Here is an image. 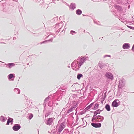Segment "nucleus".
Here are the masks:
<instances>
[{
  "label": "nucleus",
  "mask_w": 134,
  "mask_h": 134,
  "mask_svg": "<svg viewBox=\"0 0 134 134\" xmlns=\"http://www.w3.org/2000/svg\"><path fill=\"white\" fill-rule=\"evenodd\" d=\"M65 127V122L63 121L61 123L59 127L58 132L57 134H60L61 132Z\"/></svg>",
  "instance_id": "f03ea898"
},
{
  "label": "nucleus",
  "mask_w": 134,
  "mask_h": 134,
  "mask_svg": "<svg viewBox=\"0 0 134 134\" xmlns=\"http://www.w3.org/2000/svg\"><path fill=\"white\" fill-rule=\"evenodd\" d=\"M114 6L119 11L121 12L123 10L122 7L121 6L116 4H114Z\"/></svg>",
  "instance_id": "2eb2a0df"
},
{
  "label": "nucleus",
  "mask_w": 134,
  "mask_h": 134,
  "mask_svg": "<svg viewBox=\"0 0 134 134\" xmlns=\"http://www.w3.org/2000/svg\"><path fill=\"white\" fill-rule=\"evenodd\" d=\"M130 7V5H129V6H128V8L129 9Z\"/></svg>",
  "instance_id": "13d9d810"
},
{
  "label": "nucleus",
  "mask_w": 134,
  "mask_h": 134,
  "mask_svg": "<svg viewBox=\"0 0 134 134\" xmlns=\"http://www.w3.org/2000/svg\"><path fill=\"white\" fill-rule=\"evenodd\" d=\"M8 119L7 120V123L6 124V125H9V123H10L11 125H12L13 123V119L12 118H10L9 117H8Z\"/></svg>",
  "instance_id": "ddd939ff"
},
{
  "label": "nucleus",
  "mask_w": 134,
  "mask_h": 134,
  "mask_svg": "<svg viewBox=\"0 0 134 134\" xmlns=\"http://www.w3.org/2000/svg\"><path fill=\"white\" fill-rule=\"evenodd\" d=\"M94 103V102L91 103L85 108V109H86L87 111L88 110L92 107Z\"/></svg>",
  "instance_id": "412c9836"
},
{
  "label": "nucleus",
  "mask_w": 134,
  "mask_h": 134,
  "mask_svg": "<svg viewBox=\"0 0 134 134\" xmlns=\"http://www.w3.org/2000/svg\"><path fill=\"white\" fill-rule=\"evenodd\" d=\"M127 27L131 29L134 30V27L129 25H127Z\"/></svg>",
  "instance_id": "58836bf2"
},
{
  "label": "nucleus",
  "mask_w": 134,
  "mask_h": 134,
  "mask_svg": "<svg viewBox=\"0 0 134 134\" xmlns=\"http://www.w3.org/2000/svg\"><path fill=\"white\" fill-rule=\"evenodd\" d=\"M60 120H59V121H58V123H59V122H60Z\"/></svg>",
  "instance_id": "338daca9"
},
{
  "label": "nucleus",
  "mask_w": 134,
  "mask_h": 134,
  "mask_svg": "<svg viewBox=\"0 0 134 134\" xmlns=\"http://www.w3.org/2000/svg\"><path fill=\"white\" fill-rule=\"evenodd\" d=\"M51 113V111H49V112L47 113H46V114L45 115L46 118Z\"/></svg>",
  "instance_id": "f704fd0d"
},
{
  "label": "nucleus",
  "mask_w": 134,
  "mask_h": 134,
  "mask_svg": "<svg viewBox=\"0 0 134 134\" xmlns=\"http://www.w3.org/2000/svg\"><path fill=\"white\" fill-rule=\"evenodd\" d=\"M94 92L95 93H97V91L96 90H94Z\"/></svg>",
  "instance_id": "09e8293b"
},
{
  "label": "nucleus",
  "mask_w": 134,
  "mask_h": 134,
  "mask_svg": "<svg viewBox=\"0 0 134 134\" xmlns=\"http://www.w3.org/2000/svg\"><path fill=\"white\" fill-rule=\"evenodd\" d=\"M91 113H94V115H95L96 116V115L99 114H100V113L99 111V110L98 109L97 110H96L94 111H91Z\"/></svg>",
  "instance_id": "4be33fe9"
},
{
  "label": "nucleus",
  "mask_w": 134,
  "mask_h": 134,
  "mask_svg": "<svg viewBox=\"0 0 134 134\" xmlns=\"http://www.w3.org/2000/svg\"><path fill=\"white\" fill-rule=\"evenodd\" d=\"M47 40H45L43 41L41 43H46L48 42Z\"/></svg>",
  "instance_id": "a19ab883"
},
{
  "label": "nucleus",
  "mask_w": 134,
  "mask_h": 134,
  "mask_svg": "<svg viewBox=\"0 0 134 134\" xmlns=\"http://www.w3.org/2000/svg\"><path fill=\"white\" fill-rule=\"evenodd\" d=\"M96 119H100V120H96V122H102L104 119V117L100 115H96Z\"/></svg>",
  "instance_id": "9d476101"
},
{
  "label": "nucleus",
  "mask_w": 134,
  "mask_h": 134,
  "mask_svg": "<svg viewBox=\"0 0 134 134\" xmlns=\"http://www.w3.org/2000/svg\"><path fill=\"white\" fill-rule=\"evenodd\" d=\"M106 57H111V56L110 55H106L104 56V57L105 58Z\"/></svg>",
  "instance_id": "37998d69"
},
{
  "label": "nucleus",
  "mask_w": 134,
  "mask_h": 134,
  "mask_svg": "<svg viewBox=\"0 0 134 134\" xmlns=\"http://www.w3.org/2000/svg\"><path fill=\"white\" fill-rule=\"evenodd\" d=\"M50 98V97L49 96H48L44 100V103H46L47 101H48L49 100Z\"/></svg>",
  "instance_id": "2f4dec72"
},
{
  "label": "nucleus",
  "mask_w": 134,
  "mask_h": 134,
  "mask_svg": "<svg viewBox=\"0 0 134 134\" xmlns=\"http://www.w3.org/2000/svg\"><path fill=\"white\" fill-rule=\"evenodd\" d=\"M15 2H18V0H15Z\"/></svg>",
  "instance_id": "e2e57ef3"
},
{
  "label": "nucleus",
  "mask_w": 134,
  "mask_h": 134,
  "mask_svg": "<svg viewBox=\"0 0 134 134\" xmlns=\"http://www.w3.org/2000/svg\"><path fill=\"white\" fill-rule=\"evenodd\" d=\"M86 57H83L81 58L79 56L77 59L78 60H77V63H78V68H76V70H78L79 68H80L81 66L86 61Z\"/></svg>",
  "instance_id": "f257e3e1"
},
{
  "label": "nucleus",
  "mask_w": 134,
  "mask_h": 134,
  "mask_svg": "<svg viewBox=\"0 0 134 134\" xmlns=\"http://www.w3.org/2000/svg\"><path fill=\"white\" fill-rule=\"evenodd\" d=\"M7 118L2 115L0 117V120L2 122H4L7 119Z\"/></svg>",
  "instance_id": "aec40b11"
},
{
  "label": "nucleus",
  "mask_w": 134,
  "mask_h": 134,
  "mask_svg": "<svg viewBox=\"0 0 134 134\" xmlns=\"http://www.w3.org/2000/svg\"><path fill=\"white\" fill-rule=\"evenodd\" d=\"M78 59H77L74 61L71 64V66L72 69H74V68H76L77 66L78 67V63H77V60Z\"/></svg>",
  "instance_id": "6e6552de"
},
{
  "label": "nucleus",
  "mask_w": 134,
  "mask_h": 134,
  "mask_svg": "<svg viewBox=\"0 0 134 134\" xmlns=\"http://www.w3.org/2000/svg\"><path fill=\"white\" fill-rule=\"evenodd\" d=\"M61 28H60L59 29V30L60 31V30H61Z\"/></svg>",
  "instance_id": "680f3d73"
},
{
  "label": "nucleus",
  "mask_w": 134,
  "mask_h": 134,
  "mask_svg": "<svg viewBox=\"0 0 134 134\" xmlns=\"http://www.w3.org/2000/svg\"><path fill=\"white\" fill-rule=\"evenodd\" d=\"M90 14H88V15H86V16H90L91 17V16H90Z\"/></svg>",
  "instance_id": "603ef678"
},
{
  "label": "nucleus",
  "mask_w": 134,
  "mask_h": 134,
  "mask_svg": "<svg viewBox=\"0 0 134 134\" xmlns=\"http://www.w3.org/2000/svg\"><path fill=\"white\" fill-rule=\"evenodd\" d=\"M91 125L93 127L96 128H99L101 126V124L100 123H91Z\"/></svg>",
  "instance_id": "f8f14e48"
},
{
  "label": "nucleus",
  "mask_w": 134,
  "mask_h": 134,
  "mask_svg": "<svg viewBox=\"0 0 134 134\" xmlns=\"http://www.w3.org/2000/svg\"><path fill=\"white\" fill-rule=\"evenodd\" d=\"M33 117V115L32 113H30L28 116V119L29 120H31Z\"/></svg>",
  "instance_id": "7c9ffc66"
},
{
  "label": "nucleus",
  "mask_w": 134,
  "mask_h": 134,
  "mask_svg": "<svg viewBox=\"0 0 134 134\" xmlns=\"http://www.w3.org/2000/svg\"><path fill=\"white\" fill-rule=\"evenodd\" d=\"M53 40V38H52L48 40H47L48 42H52Z\"/></svg>",
  "instance_id": "ea45409f"
},
{
  "label": "nucleus",
  "mask_w": 134,
  "mask_h": 134,
  "mask_svg": "<svg viewBox=\"0 0 134 134\" xmlns=\"http://www.w3.org/2000/svg\"><path fill=\"white\" fill-rule=\"evenodd\" d=\"M72 102H73V104H75L76 103V101H72Z\"/></svg>",
  "instance_id": "6e6d98bb"
},
{
  "label": "nucleus",
  "mask_w": 134,
  "mask_h": 134,
  "mask_svg": "<svg viewBox=\"0 0 134 134\" xmlns=\"http://www.w3.org/2000/svg\"><path fill=\"white\" fill-rule=\"evenodd\" d=\"M120 104V101L118 99L115 100L112 103L111 106L113 107H116Z\"/></svg>",
  "instance_id": "423d86ee"
},
{
  "label": "nucleus",
  "mask_w": 134,
  "mask_h": 134,
  "mask_svg": "<svg viewBox=\"0 0 134 134\" xmlns=\"http://www.w3.org/2000/svg\"><path fill=\"white\" fill-rule=\"evenodd\" d=\"M15 77V75L13 74H10L8 75L7 76L8 80L10 81H14Z\"/></svg>",
  "instance_id": "1a4fd4ad"
},
{
  "label": "nucleus",
  "mask_w": 134,
  "mask_h": 134,
  "mask_svg": "<svg viewBox=\"0 0 134 134\" xmlns=\"http://www.w3.org/2000/svg\"><path fill=\"white\" fill-rule=\"evenodd\" d=\"M76 5L75 3H71L69 6V8L71 10H74L76 8Z\"/></svg>",
  "instance_id": "4468645a"
},
{
  "label": "nucleus",
  "mask_w": 134,
  "mask_h": 134,
  "mask_svg": "<svg viewBox=\"0 0 134 134\" xmlns=\"http://www.w3.org/2000/svg\"><path fill=\"white\" fill-rule=\"evenodd\" d=\"M14 91L15 92V93L17 94H19L20 93V90L18 88H16L14 90Z\"/></svg>",
  "instance_id": "5701e85b"
},
{
  "label": "nucleus",
  "mask_w": 134,
  "mask_h": 134,
  "mask_svg": "<svg viewBox=\"0 0 134 134\" xmlns=\"http://www.w3.org/2000/svg\"><path fill=\"white\" fill-rule=\"evenodd\" d=\"M105 77L107 79L113 80L114 79V76L113 74L110 72H106L105 74Z\"/></svg>",
  "instance_id": "20e7f679"
},
{
  "label": "nucleus",
  "mask_w": 134,
  "mask_h": 134,
  "mask_svg": "<svg viewBox=\"0 0 134 134\" xmlns=\"http://www.w3.org/2000/svg\"><path fill=\"white\" fill-rule=\"evenodd\" d=\"M98 65L101 69H102L103 67L107 66L106 64L102 63L101 61H99V62L98 64Z\"/></svg>",
  "instance_id": "f3484780"
},
{
  "label": "nucleus",
  "mask_w": 134,
  "mask_h": 134,
  "mask_svg": "<svg viewBox=\"0 0 134 134\" xmlns=\"http://www.w3.org/2000/svg\"><path fill=\"white\" fill-rule=\"evenodd\" d=\"M116 3L118 4H122V2L121 1L118 0L116 1Z\"/></svg>",
  "instance_id": "e433bc0d"
},
{
  "label": "nucleus",
  "mask_w": 134,
  "mask_h": 134,
  "mask_svg": "<svg viewBox=\"0 0 134 134\" xmlns=\"http://www.w3.org/2000/svg\"><path fill=\"white\" fill-rule=\"evenodd\" d=\"M106 93H105L104 94V97L103 98L104 100L105 99V98L106 97Z\"/></svg>",
  "instance_id": "c03bdc74"
},
{
  "label": "nucleus",
  "mask_w": 134,
  "mask_h": 134,
  "mask_svg": "<svg viewBox=\"0 0 134 134\" xmlns=\"http://www.w3.org/2000/svg\"><path fill=\"white\" fill-rule=\"evenodd\" d=\"M132 51L134 52V44L133 45L132 49Z\"/></svg>",
  "instance_id": "79ce46f5"
},
{
  "label": "nucleus",
  "mask_w": 134,
  "mask_h": 134,
  "mask_svg": "<svg viewBox=\"0 0 134 134\" xmlns=\"http://www.w3.org/2000/svg\"><path fill=\"white\" fill-rule=\"evenodd\" d=\"M121 82H121L120 81L119 82L118 87L122 88L124 87V85H123L122 84V83H123V81H121Z\"/></svg>",
  "instance_id": "b1692460"
},
{
  "label": "nucleus",
  "mask_w": 134,
  "mask_h": 134,
  "mask_svg": "<svg viewBox=\"0 0 134 134\" xmlns=\"http://www.w3.org/2000/svg\"><path fill=\"white\" fill-rule=\"evenodd\" d=\"M68 67L69 68H70V66H68Z\"/></svg>",
  "instance_id": "774afa93"
},
{
  "label": "nucleus",
  "mask_w": 134,
  "mask_h": 134,
  "mask_svg": "<svg viewBox=\"0 0 134 134\" xmlns=\"http://www.w3.org/2000/svg\"><path fill=\"white\" fill-rule=\"evenodd\" d=\"M76 13L78 15H80L82 13V11L80 9H78L76 10Z\"/></svg>",
  "instance_id": "a211bd4d"
},
{
  "label": "nucleus",
  "mask_w": 134,
  "mask_h": 134,
  "mask_svg": "<svg viewBox=\"0 0 134 134\" xmlns=\"http://www.w3.org/2000/svg\"><path fill=\"white\" fill-rule=\"evenodd\" d=\"M96 119H96V116L93 115V117L91 119V121L92 122H93L94 120L96 121Z\"/></svg>",
  "instance_id": "473e14b6"
},
{
  "label": "nucleus",
  "mask_w": 134,
  "mask_h": 134,
  "mask_svg": "<svg viewBox=\"0 0 134 134\" xmlns=\"http://www.w3.org/2000/svg\"><path fill=\"white\" fill-rule=\"evenodd\" d=\"M53 27L55 29V30H57L59 27V24H57L53 26Z\"/></svg>",
  "instance_id": "a878e982"
},
{
  "label": "nucleus",
  "mask_w": 134,
  "mask_h": 134,
  "mask_svg": "<svg viewBox=\"0 0 134 134\" xmlns=\"http://www.w3.org/2000/svg\"><path fill=\"white\" fill-rule=\"evenodd\" d=\"M71 132H70L69 133H67V134H71Z\"/></svg>",
  "instance_id": "052dcab7"
},
{
  "label": "nucleus",
  "mask_w": 134,
  "mask_h": 134,
  "mask_svg": "<svg viewBox=\"0 0 134 134\" xmlns=\"http://www.w3.org/2000/svg\"><path fill=\"white\" fill-rule=\"evenodd\" d=\"M47 1L48 2H50L51 1H53V0H47Z\"/></svg>",
  "instance_id": "3c124183"
},
{
  "label": "nucleus",
  "mask_w": 134,
  "mask_h": 134,
  "mask_svg": "<svg viewBox=\"0 0 134 134\" xmlns=\"http://www.w3.org/2000/svg\"><path fill=\"white\" fill-rule=\"evenodd\" d=\"M87 111L85 109V108L82 111H81V112H80L79 113V115H82L84 113H85Z\"/></svg>",
  "instance_id": "c756f323"
},
{
  "label": "nucleus",
  "mask_w": 134,
  "mask_h": 134,
  "mask_svg": "<svg viewBox=\"0 0 134 134\" xmlns=\"http://www.w3.org/2000/svg\"><path fill=\"white\" fill-rule=\"evenodd\" d=\"M21 127L20 124H14L12 127V129L14 131H17L20 129Z\"/></svg>",
  "instance_id": "0eeeda50"
},
{
  "label": "nucleus",
  "mask_w": 134,
  "mask_h": 134,
  "mask_svg": "<svg viewBox=\"0 0 134 134\" xmlns=\"http://www.w3.org/2000/svg\"><path fill=\"white\" fill-rule=\"evenodd\" d=\"M82 15L83 16H86V15H84V14H82Z\"/></svg>",
  "instance_id": "4d7b16f0"
},
{
  "label": "nucleus",
  "mask_w": 134,
  "mask_h": 134,
  "mask_svg": "<svg viewBox=\"0 0 134 134\" xmlns=\"http://www.w3.org/2000/svg\"><path fill=\"white\" fill-rule=\"evenodd\" d=\"M57 96H58V95L56 93H55L53 94V96L54 97Z\"/></svg>",
  "instance_id": "49530a36"
},
{
  "label": "nucleus",
  "mask_w": 134,
  "mask_h": 134,
  "mask_svg": "<svg viewBox=\"0 0 134 134\" xmlns=\"http://www.w3.org/2000/svg\"><path fill=\"white\" fill-rule=\"evenodd\" d=\"M122 88H119L118 87V92L120 93L122 92Z\"/></svg>",
  "instance_id": "4c0bfd02"
},
{
  "label": "nucleus",
  "mask_w": 134,
  "mask_h": 134,
  "mask_svg": "<svg viewBox=\"0 0 134 134\" xmlns=\"http://www.w3.org/2000/svg\"><path fill=\"white\" fill-rule=\"evenodd\" d=\"M130 46V44L128 43H125L123 44L122 48L124 49H129Z\"/></svg>",
  "instance_id": "9b49d317"
},
{
  "label": "nucleus",
  "mask_w": 134,
  "mask_h": 134,
  "mask_svg": "<svg viewBox=\"0 0 134 134\" xmlns=\"http://www.w3.org/2000/svg\"><path fill=\"white\" fill-rule=\"evenodd\" d=\"M62 96H60L59 97V98H62Z\"/></svg>",
  "instance_id": "0e129e2a"
},
{
  "label": "nucleus",
  "mask_w": 134,
  "mask_h": 134,
  "mask_svg": "<svg viewBox=\"0 0 134 134\" xmlns=\"http://www.w3.org/2000/svg\"><path fill=\"white\" fill-rule=\"evenodd\" d=\"M6 65V67H7L9 69H10L12 67L14 66H15V64L14 63H10L7 64Z\"/></svg>",
  "instance_id": "dca6fc26"
},
{
  "label": "nucleus",
  "mask_w": 134,
  "mask_h": 134,
  "mask_svg": "<svg viewBox=\"0 0 134 134\" xmlns=\"http://www.w3.org/2000/svg\"><path fill=\"white\" fill-rule=\"evenodd\" d=\"M52 103L53 104V105L54 103V102L53 101L52 102Z\"/></svg>",
  "instance_id": "bf43d9fd"
},
{
  "label": "nucleus",
  "mask_w": 134,
  "mask_h": 134,
  "mask_svg": "<svg viewBox=\"0 0 134 134\" xmlns=\"http://www.w3.org/2000/svg\"><path fill=\"white\" fill-rule=\"evenodd\" d=\"M56 105H58V103H56Z\"/></svg>",
  "instance_id": "69168bd1"
},
{
  "label": "nucleus",
  "mask_w": 134,
  "mask_h": 134,
  "mask_svg": "<svg viewBox=\"0 0 134 134\" xmlns=\"http://www.w3.org/2000/svg\"><path fill=\"white\" fill-rule=\"evenodd\" d=\"M70 33L71 34L74 35L76 34L77 32L73 30H71L70 31Z\"/></svg>",
  "instance_id": "72a5a7b5"
},
{
  "label": "nucleus",
  "mask_w": 134,
  "mask_h": 134,
  "mask_svg": "<svg viewBox=\"0 0 134 134\" xmlns=\"http://www.w3.org/2000/svg\"><path fill=\"white\" fill-rule=\"evenodd\" d=\"M48 105L49 107H52L53 106V104L51 101H49V102L48 103Z\"/></svg>",
  "instance_id": "c9c22d12"
},
{
  "label": "nucleus",
  "mask_w": 134,
  "mask_h": 134,
  "mask_svg": "<svg viewBox=\"0 0 134 134\" xmlns=\"http://www.w3.org/2000/svg\"><path fill=\"white\" fill-rule=\"evenodd\" d=\"M99 104L98 103H96L94 104V107L93 109L94 110H96L98 109L99 107Z\"/></svg>",
  "instance_id": "cd10ccee"
},
{
  "label": "nucleus",
  "mask_w": 134,
  "mask_h": 134,
  "mask_svg": "<svg viewBox=\"0 0 134 134\" xmlns=\"http://www.w3.org/2000/svg\"><path fill=\"white\" fill-rule=\"evenodd\" d=\"M90 116L89 115V114H87L86 115V117H88Z\"/></svg>",
  "instance_id": "8fccbe9b"
},
{
  "label": "nucleus",
  "mask_w": 134,
  "mask_h": 134,
  "mask_svg": "<svg viewBox=\"0 0 134 134\" xmlns=\"http://www.w3.org/2000/svg\"><path fill=\"white\" fill-rule=\"evenodd\" d=\"M83 77V75L82 74L79 73H78L77 75V78L78 80H80L81 77Z\"/></svg>",
  "instance_id": "393cba45"
},
{
  "label": "nucleus",
  "mask_w": 134,
  "mask_h": 134,
  "mask_svg": "<svg viewBox=\"0 0 134 134\" xmlns=\"http://www.w3.org/2000/svg\"><path fill=\"white\" fill-rule=\"evenodd\" d=\"M16 38V37H13V40H15Z\"/></svg>",
  "instance_id": "5fc2aeb1"
},
{
  "label": "nucleus",
  "mask_w": 134,
  "mask_h": 134,
  "mask_svg": "<svg viewBox=\"0 0 134 134\" xmlns=\"http://www.w3.org/2000/svg\"><path fill=\"white\" fill-rule=\"evenodd\" d=\"M105 108L108 111H110L111 110L110 106V105L108 104H106L105 105Z\"/></svg>",
  "instance_id": "6ab92c4d"
},
{
  "label": "nucleus",
  "mask_w": 134,
  "mask_h": 134,
  "mask_svg": "<svg viewBox=\"0 0 134 134\" xmlns=\"http://www.w3.org/2000/svg\"><path fill=\"white\" fill-rule=\"evenodd\" d=\"M79 117H78V115L77 116H76V121H78V120H79Z\"/></svg>",
  "instance_id": "a18cd8bd"
},
{
  "label": "nucleus",
  "mask_w": 134,
  "mask_h": 134,
  "mask_svg": "<svg viewBox=\"0 0 134 134\" xmlns=\"http://www.w3.org/2000/svg\"><path fill=\"white\" fill-rule=\"evenodd\" d=\"M60 31L59 30V29L56 31V32H58V33H59V32Z\"/></svg>",
  "instance_id": "864d4df0"
},
{
  "label": "nucleus",
  "mask_w": 134,
  "mask_h": 134,
  "mask_svg": "<svg viewBox=\"0 0 134 134\" xmlns=\"http://www.w3.org/2000/svg\"><path fill=\"white\" fill-rule=\"evenodd\" d=\"M54 118H50L48 119L45 121V123L46 124L48 125H51L53 123V120Z\"/></svg>",
  "instance_id": "39448f33"
},
{
  "label": "nucleus",
  "mask_w": 134,
  "mask_h": 134,
  "mask_svg": "<svg viewBox=\"0 0 134 134\" xmlns=\"http://www.w3.org/2000/svg\"><path fill=\"white\" fill-rule=\"evenodd\" d=\"M70 132L69 131V130L68 129H65L63 131V133L62 134H64V133H68Z\"/></svg>",
  "instance_id": "c85d7f7f"
},
{
  "label": "nucleus",
  "mask_w": 134,
  "mask_h": 134,
  "mask_svg": "<svg viewBox=\"0 0 134 134\" xmlns=\"http://www.w3.org/2000/svg\"><path fill=\"white\" fill-rule=\"evenodd\" d=\"M58 20V17L54 18L51 20V21L52 23H53L54 22H57Z\"/></svg>",
  "instance_id": "bb28decb"
},
{
  "label": "nucleus",
  "mask_w": 134,
  "mask_h": 134,
  "mask_svg": "<svg viewBox=\"0 0 134 134\" xmlns=\"http://www.w3.org/2000/svg\"><path fill=\"white\" fill-rule=\"evenodd\" d=\"M98 109L99 110V111L100 113L103 110V109L102 110H100L99 109Z\"/></svg>",
  "instance_id": "de8ad7c7"
},
{
  "label": "nucleus",
  "mask_w": 134,
  "mask_h": 134,
  "mask_svg": "<svg viewBox=\"0 0 134 134\" xmlns=\"http://www.w3.org/2000/svg\"><path fill=\"white\" fill-rule=\"evenodd\" d=\"M78 104V102H77L76 103L75 105L72 106L69 109H68L65 112V113L67 115L69 113L72 111L77 106V105Z\"/></svg>",
  "instance_id": "7ed1b4c3"
}]
</instances>
